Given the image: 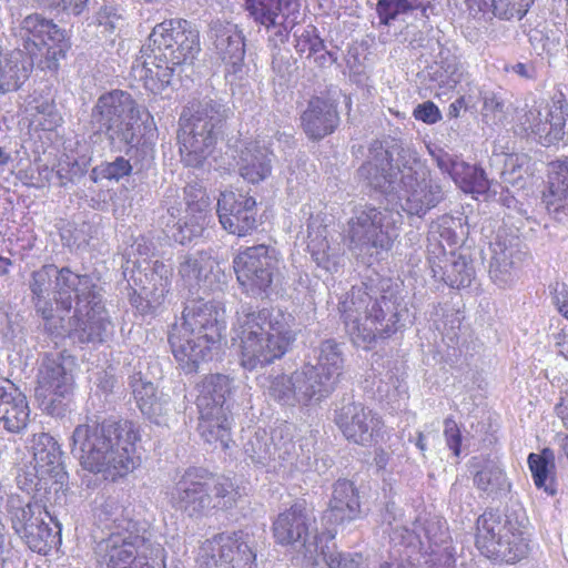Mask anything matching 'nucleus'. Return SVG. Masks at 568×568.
<instances>
[{
	"instance_id": "nucleus-1",
	"label": "nucleus",
	"mask_w": 568,
	"mask_h": 568,
	"mask_svg": "<svg viewBox=\"0 0 568 568\" xmlns=\"http://www.w3.org/2000/svg\"><path fill=\"white\" fill-rule=\"evenodd\" d=\"M358 174L373 189L396 193L410 215L422 216L443 200L442 186L429 178L416 150L400 141L372 143Z\"/></svg>"
},
{
	"instance_id": "nucleus-2",
	"label": "nucleus",
	"mask_w": 568,
	"mask_h": 568,
	"mask_svg": "<svg viewBox=\"0 0 568 568\" xmlns=\"http://www.w3.org/2000/svg\"><path fill=\"white\" fill-rule=\"evenodd\" d=\"M138 440L140 434L132 422L88 420L74 428L71 453L84 470L115 481L140 465Z\"/></svg>"
},
{
	"instance_id": "nucleus-3",
	"label": "nucleus",
	"mask_w": 568,
	"mask_h": 568,
	"mask_svg": "<svg viewBox=\"0 0 568 568\" xmlns=\"http://www.w3.org/2000/svg\"><path fill=\"white\" fill-rule=\"evenodd\" d=\"M201 51L200 32L184 19L158 23L131 67V74L152 93H161L172 81L178 68L190 65Z\"/></svg>"
},
{
	"instance_id": "nucleus-4",
	"label": "nucleus",
	"mask_w": 568,
	"mask_h": 568,
	"mask_svg": "<svg viewBox=\"0 0 568 568\" xmlns=\"http://www.w3.org/2000/svg\"><path fill=\"white\" fill-rule=\"evenodd\" d=\"M118 499L108 498L98 517L111 532L95 547L100 568H165L163 547L151 539L146 523L123 515Z\"/></svg>"
},
{
	"instance_id": "nucleus-5",
	"label": "nucleus",
	"mask_w": 568,
	"mask_h": 568,
	"mask_svg": "<svg viewBox=\"0 0 568 568\" xmlns=\"http://www.w3.org/2000/svg\"><path fill=\"white\" fill-rule=\"evenodd\" d=\"M293 322V316L281 310L254 311L250 305H242L233 327L241 365L253 371L284 356L296 339Z\"/></svg>"
},
{
	"instance_id": "nucleus-6",
	"label": "nucleus",
	"mask_w": 568,
	"mask_h": 568,
	"mask_svg": "<svg viewBox=\"0 0 568 568\" xmlns=\"http://www.w3.org/2000/svg\"><path fill=\"white\" fill-rule=\"evenodd\" d=\"M314 359L291 374L275 376L268 386L270 396L287 406H308L327 398L343 375L342 345L335 339L322 341L314 348Z\"/></svg>"
},
{
	"instance_id": "nucleus-7",
	"label": "nucleus",
	"mask_w": 568,
	"mask_h": 568,
	"mask_svg": "<svg viewBox=\"0 0 568 568\" xmlns=\"http://www.w3.org/2000/svg\"><path fill=\"white\" fill-rule=\"evenodd\" d=\"M224 329V310L220 304L203 298L191 301L184 307L182 322L170 332L172 353L185 371L193 372L211 358Z\"/></svg>"
},
{
	"instance_id": "nucleus-8",
	"label": "nucleus",
	"mask_w": 568,
	"mask_h": 568,
	"mask_svg": "<svg viewBox=\"0 0 568 568\" xmlns=\"http://www.w3.org/2000/svg\"><path fill=\"white\" fill-rule=\"evenodd\" d=\"M345 331L352 343L369 348L377 337H388L398 329L404 308L393 295L373 296L364 284L353 286L338 304Z\"/></svg>"
},
{
	"instance_id": "nucleus-9",
	"label": "nucleus",
	"mask_w": 568,
	"mask_h": 568,
	"mask_svg": "<svg viewBox=\"0 0 568 568\" xmlns=\"http://www.w3.org/2000/svg\"><path fill=\"white\" fill-rule=\"evenodd\" d=\"M170 496L175 509L199 519L236 507L242 495L231 477L191 467L175 483Z\"/></svg>"
},
{
	"instance_id": "nucleus-10",
	"label": "nucleus",
	"mask_w": 568,
	"mask_h": 568,
	"mask_svg": "<svg viewBox=\"0 0 568 568\" xmlns=\"http://www.w3.org/2000/svg\"><path fill=\"white\" fill-rule=\"evenodd\" d=\"M227 109L221 100L204 97L189 103L181 116L180 152L185 165L200 168L212 155Z\"/></svg>"
},
{
	"instance_id": "nucleus-11",
	"label": "nucleus",
	"mask_w": 568,
	"mask_h": 568,
	"mask_svg": "<svg viewBox=\"0 0 568 568\" xmlns=\"http://www.w3.org/2000/svg\"><path fill=\"white\" fill-rule=\"evenodd\" d=\"M402 223L403 216L397 211L359 204L354 206L343 229V239L357 258L369 263L374 255L390 250Z\"/></svg>"
},
{
	"instance_id": "nucleus-12",
	"label": "nucleus",
	"mask_w": 568,
	"mask_h": 568,
	"mask_svg": "<svg viewBox=\"0 0 568 568\" xmlns=\"http://www.w3.org/2000/svg\"><path fill=\"white\" fill-rule=\"evenodd\" d=\"M142 113L152 120L146 110H140L131 94L115 90L98 99L90 124L94 133H103L110 145L121 151L139 142L138 121L142 120Z\"/></svg>"
},
{
	"instance_id": "nucleus-13",
	"label": "nucleus",
	"mask_w": 568,
	"mask_h": 568,
	"mask_svg": "<svg viewBox=\"0 0 568 568\" xmlns=\"http://www.w3.org/2000/svg\"><path fill=\"white\" fill-rule=\"evenodd\" d=\"M476 547L489 560L508 565L527 558L531 550L525 526L493 511H485L477 519Z\"/></svg>"
},
{
	"instance_id": "nucleus-14",
	"label": "nucleus",
	"mask_w": 568,
	"mask_h": 568,
	"mask_svg": "<svg viewBox=\"0 0 568 568\" xmlns=\"http://www.w3.org/2000/svg\"><path fill=\"white\" fill-rule=\"evenodd\" d=\"M53 277L55 278L54 300L65 311L71 310L73 298H82L93 287L92 276L79 275L69 267L58 270L55 265L47 264L32 272L29 281L31 300L37 313L45 321L53 317V306L50 298Z\"/></svg>"
},
{
	"instance_id": "nucleus-15",
	"label": "nucleus",
	"mask_w": 568,
	"mask_h": 568,
	"mask_svg": "<svg viewBox=\"0 0 568 568\" xmlns=\"http://www.w3.org/2000/svg\"><path fill=\"white\" fill-rule=\"evenodd\" d=\"M19 51L29 55L30 63L42 70H55L70 48L64 30L38 13L26 17L17 32Z\"/></svg>"
},
{
	"instance_id": "nucleus-16",
	"label": "nucleus",
	"mask_w": 568,
	"mask_h": 568,
	"mask_svg": "<svg viewBox=\"0 0 568 568\" xmlns=\"http://www.w3.org/2000/svg\"><path fill=\"white\" fill-rule=\"evenodd\" d=\"M74 389L73 362L60 354H47L37 375L36 398L41 409L62 417L69 408Z\"/></svg>"
},
{
	"instance_id": "nucleus-17",
	"label": "nucleus",
	"mask_w": 568,
	"mask_h": 568,
	"mask_svg": "<svg viewBox=\"0 0 568 568\" xmlns=\"http://www.w3.org/2000/svg\"><path fill=\"white\" fill-rule=\"evenodd\" d=\"M273 534L278 544L293 546L313 565H318V542L335 537L332 530L317 534L315 517L304 503H295L281 513L273 524Z\"/></svg>"
},
{
	"instance_id": "nucleus-18",
	"label": "nucleus",
	"mask_w": 568,
	"mask_h": 568,
	"mask_svg": "<svg viewBox=\"0 0 568 568\" xmlns=\"http://www.w3.org/2000/svg\"><path fill=\"white\" fill-rule=\"evenodd\" d=\"M9 516L14 532L34 552L47 555L61 542V528L58 523L51 528L45 517L52 518L38 503L23 504L20 499L9 501Z\"/></svg>"
},
{
	"instance_id": "nucleus-19",
	"label": "nucleus",
	"mask_w": 568,
	"mask_h": 568,
	"mask_svg": "<svg viewBox=\"0 0 568 568\" xmlns=\"http://www.w3.org/2000/svg\"><path fill=\"white\" fill-rule=\"evenodd\" d=\"M278 257L274 248L266 245L246 247L233 260L240 285L253 295H268L277 275Z\"/></svg>"
},
{
	"instance_id": "nucleus-20",
	"label": "nucleus",
	"mask_w": 568,
	"mask_h": 568,
	"mask_svg": "<svg viewBox=\"0 0 568 568\" xmlns=\"http://www.w3.org/2000/svg\"><path fill=\"white\" fill-rule=\"evenodd\" d=\"M75 301L74 316L69 321L68 335L79 343L103 342L111 333V322L106 311L101 304V294L93 281L92 290H89L82 298Z\"/></svg>"
},
{
	"instance_id": "nucleus-21",
	"label": "nucleus",
	"mask_w": 568,
	"mask_h": 568,
	"mask_svg": "<svg viewBox=\"0 0 568 568\" xmlns=\"http://www.w3.org/2000/svg\"><path fill=\"white\" fill-rule=\"evenodd\" d=\"M568 116V103L562 93L555 95L544 109L532 108L521 118L527 134L536 136L540 144L550 146L564 140Z\"/></svg>"
},
{
	"instance_id": "nucleus-22",
	"label": "nucleus",
	"mask_w": 568,
	"mask_h": 568,
	"mask_svg": "<svg viewBox=\"0 0 568 568\" xmlns=\"http://www.w3.org/2000/svg\"><path fill=\"white\" fill-rule=\"evenodd\" d=\"M209 38L225 63V79L231 84L242 85L247 75L244 65V37L237 26L221 20L210 24Z\"/></svg>"
},
{
	"instance_id": "nucleus-23",
	"label": "nucleus",
	"mask_w": 568,
	"mask_h": 568,
	"mask_svg": "<svg viewBox=\"0 0 568 568\" xmlns=\"http://www.w3.org/2000/svg\"><path fill=\"white\" fill-rule=\"evenodd\" d=\"M207 567L256 568V555L237 534H219L205 540L199 552Z\"/></svg>"
},
{
	"instance_id": "nucleus-24",
	"label": "nucleus",
	"mask_w": 568,
	"mask_h": 568,
	"mask_svg": "<svg viewBox=\"0 0 568 568\" xmlns=\"http://www.w3.org/2000/svg\"><path fill=\"white\" fill-rule=\"evenodd\" d=\"M489 276L499 287H510L518 282L527 258L520 240L514 235H497L490 244Z\"/></svg>"
},
{
	"instance_id": "nucleus-25",
	"label": "nucleus",
	"mask_w": 568,
	"mask_h": 568,
	"mask_svg": "<svg viewBox=\"0 0 568 568\" xmlns=\"http://www.w3.org/2000/svg\"><path fill=\"white\" fill-rule=\"evenodd\" d=\"M335 422L348 440L362 446L376 443L383 428L379 416L361 403L344 404L336 412Z\"/></svg>"
},
{
	"instance_id": "nucleus-26",
	"label": "nucleus",
	"mask_w": 568,
	"mask_h": 568,
	"mask_svg": "<svg viewBox=\"0 0 568 568\" xmlns=\"http://www.w3.org/2000/svg\"><path fill=\"white\" fill-rule=\"evenodd\" d=\"M217 215L224 230L245 236L256 227V201L247 194L222 192L217 201Z\"/></svg>"
},
{
	"instance_id": "nucleus-27",
	"label": "nucleus",
	"mask_w": 568,
	"mask_h": 568,
	"mask_svg": "<svg viewBox=\"0 0 568 568\" xmlns=\"http://www.w3.org/2000/svg\"><path fill=\"white\" fill-rule=\"evenodd\" d=\"M129 386L142 414L156 425H166L173 410L169 396L159 394L153 382L141 371L130 375Z\"/></svg>"
},
{
	"instance_id": "nucleus-28",
	"label": "nucleus",
	"mask_w": 568,
	"mask_h": 568,
	"mask_svg": "<svg viewBox=\"0 0 568 568\" xmlns=\"http://www.w3.org/2000/svg\"><path fill=\"white\" fill-rule=\"evenodd\" d=\"M339 123L336 105L323 98H313L301 115V125L308 139L318 141L332 134Z\"/></svg>"
},
{
	"instance_id": "nucleus-29",
	"label": "nucleus",
	"mask_w": 568,
	"mask_h": 568,
	"mask_svg": "<svg viewBox=\"0 0 568 568\" xmlns=\"http://www.w3.org/2000/svg\"><path fill=\"white\" fill-rule=\"evenodd\" d=\"M199 410V433L201 437L215 448L226 450L232 440L233 414L229 409H204Z\"/></svg>"
},
{
	"instance_id": "nucleus-30",
	"label": "nucleus",
	"mask_w": 568,
	"mask_h": 568,
	"mask_svg": "<svg viewBox=\"0 0 568 568\" xmlns=\"http://www.w3.org/2000/svg\"><path fill=\"white\" fill-rule=\"evenodd\" d=\"M33 467L39 478L61 477L63 475L62 453L58 443L47 433L33 435Z\"/></svg>"
},
{
	"instance_id": "nucleus-31",
	"label": "nucleus",
	"mask_w": 568,
	"mask_h": 568,
	"mask_svg": "<svg viewBox=\"0 0 568 568\" xmlns=\"http://www.w3.org/2000/svg\"><path fill=\"white\" fill-rule=\"evenodd\" d=\"M233 381L223 374L206 376L199 385L196 398L197 408L216 409L224 408L232 412Z\"/></svg>"
},
{
	"instance_id": "nucleus-32",
	"label": "nucleus",
	"mask_w": 568,
	"mask_h": 568,
	"mask_svg": "<svg viewBox=\"0 0 568 568\" xmlns=\"http://www.w3.org/2000/svg\"><path fill=\"white\" fill-rule=\"evenodd\" d=\"M433 276L442 280L453 288L467 287L470 285L475 272L473 265L464 256L429 257Z\"/></svg>"
},
{
	"instance_id": "nucleus-33",
	"label": "nucleus",
	"mask_w": 568,
	"mask_h": 568,
	"mask_svg": "<svg viewBox=\"0 0 568 568\" xmlns=\"http://www.w3.org/2000/svg\"><path fill=\"white\" fill-rule=\"evenodd\" d=\"M271 152L258 142H250L239 152L236 165L240 175L250 183L265 180L272 171Z\"/></svg>"
},
{
	"instance_id": "nucleus-34",
	"label": "nucleus",
	"mask_w": 568,
	"mask_h": 568,
	"mask_svg": "<svg viewBox=\"0 0 568 568\" xmlns=\"http://www.w3.org/2000/svg\"><path fill=\"white\" fill-rule=\"evenodd\" d=\"M361 510L357 491L349 480H337L333 486L329 509L325 515L329 521L344 523L358 517Z\"/></svg>"
},
{
	"instance_id": "nucleus-35",
	"label": "nucleus",
	"mask_w": 568,
	"mask_h": 568,
	"mask_svg": "<svg viewBox=\"0 0 568 568\" xmlns=\"http://www.w3.org/2000/svg\"><path fill=\"white\" fill-rule=\"evenodd\" d=\"M542 201L549 212L568 215V161L549 164L548 190L544 193Z\"/></svg>"
},
{
	"instance_id": "nucleus-36",
	"label": "nucleus",
	"mask_w": 568,
	"mask_h": 568,
	"mask_svg": "<svg viewBox=\"0 0 568 568\" xmlns=\"http://www.w3.org/2000/svg\"><path fill=\"white\" fill-rule=\"evenodd\" d=\"M171 277L172 267L155 261L151 272L146 274L148 284L142 287V294L150 310L154 311L164 303L170 291Z\"/></svg>"
},
{
	"instance_id": "nucleus-37",
	"label": "nucleus",
	"mask_w": 568,
	"mask_h": 568,
	"mask_svg": "<svg viewBox=\"0 0 568 568\" xmlns=\"http://www.w3.org/2000/svg\"><path fill=\"white\" fill-rule=\"evenodd\" d=\"M475 487L494 499L506 497L511 484L504 469L495 462H487L474 476Z\"/></svg>"
},
{
	"instance_id": "nucleus-38",
	"label": "nucleus",
	"mask_w": 568,
	"mask_h": 568,
	"mask_svg": "<svg viewBox=\"0 0 568 568\" xmlns=\"http://www.w3.org/2000/svg\"><path fill=\"white\" fill-rule=\"evenodd\" d=\"M212 267L213 261L211 257L204 253L197 252L181 257L179 275L183 284L192 291L195 287H200L201 283L206 281Z\"/></svg>"
},
{
	"instance_id": "nucleus-39",
	"label": "nucleus",
	"mask_w": 568,
	"mask_h": 568,
	"mask_svg": "<svg viewBox=\"0 0 568 568\" xmlns=\"http://www.w3.org/2000/svg\"><path fill=\"white\" fill-rule=\"evenodd\" d=\"M171 221L166 222L168 235L180 244L191 242L193 239L202 235L207 223L201 214L185 213L183 219L175 221L174 213L169 210Z\"/></svg>"
},
{
	"instance_id": "nucleus-40",
	"label": "nucleus",
	"mask_w": 568,
	"mask_h": 568,
	"mask_svg": "<svg viewBox=\"0 0 568 568\" xmlns=\"http://www.w3.org/2000/svg\"><path fill=\"white\" fill-rule=\"evenodd\" d=\"M528 466L536 487L544 489L550 496L555 495L556 487L550 477V471L554 468V453L546 448L541 454H529Z\"/></svg>"
},
{
	"instance_id": "nucleus-41",
	"label": "nucleus",
	"mask_w": 568,
	"mask_h": 568,
	"mask_svg": "<svg viewBox=\"0 0 568 568\" xmlns=\"http://www.w3.org/2000/svg\"><path fill=\"white\" fill-rule=\"evenodd\" d=\"M273 445V437L265 430H257L244 444V454L253 464L270 471V467H275L272 463Z\"/></svg>"
},
{
	"instance_id": "nucleus-42",
	"label": "nucleus",
	"mask_w": 568,
	"mask_h": 568,
	"mask_svg": "<svg viewBox=\"0 0 568 568\" xmlns=\"http://www.w3.org/2000/svg\"><path fill=\"white\" fill-rule=\"evenodd\" d=\"M27 77V69L19 65L16 54L0 49V94L18 90Z\"/></svg>"
},
{
	"instance_id": "nucleus-43",
	"label": "nucleus",
	"mask_w": 568,
	"mask_h": 568,
	"mask_svg": "<svg viewBox=\"0 0 568 568\" xmlns=\"http://www.w3.org/2000/svg\"><path fill=\"white\" fill-rule=\"evenodd\" d=\"M6 414L0 416L4 428L10 433H19L28 425L30 409L26 396L19 390L14 398L7 404Z\"/></svg>"
},
{
	"instance_id": "nucleus-44",
	"label": "nucleus",
	"mask_w": 568,
	"mask_h": 568,
	"mask_svg": "<svg viewBox=\"0 0 568 568\" xmlns=\"http://www.w3.org/2000/svg\"><path fill=\"white\" fill-rule=\"evenodd\" d=\"M321 559L328 568H369L362 555L337 551L334 544L318 542V561Z\"/></svg>"
},
{
	"instance_id": "nucleus-45",
	"label": "nucleus",
	"mask_w": 568,
	"mask_h": 568,
	"mask_svg": "<svg viewBox=\"0 0 568 568\" xmlns=\"http://www.w3.org/2000/svg\"><path fill=\"white\" fill-rule=\"evenodd\" d=\"M245 9L257 23L271 28L277 24L282 0H246Z\"/></svg>"
},
{
	"instance_id": "nucleus-46",
	"label": "nucleus",
	"mask_w": 568,
	"mask_h": 568,
	"mask_svg": "<svg viewBox=\"0 0 568 568\" xmlns=\"http://www.w3.org/2000/svg\"><path fill=\"white\" fill-rule=\"evenodd\" d=\"M426 0H378L376 11L381 23L388 26L399 14L407 13L413 10L423 9Z\"/></svg>"
},
{
	"instance_id": "nucleus-47",
	"label": "nucleus",
	"mask_w": 568,
	"mask_h": 568,
	"mask_svg": "<svg viewBox=\"0 0 568 568\" xmlns=\"http://www.w3.org/2000/svg\"><path fill=\"white\" fill-rule=\"evenodd\" d=\"M30 108L32 122L43 131H53L62 122L53 100H33Z\"/></svg>"
},
{
	"instance_id": "nucleus-48",
	"label": "nucleus",
	"mask_w": 568,
	"mask_h": 568,
	"mask_svg": "<svg viewBox=\"0 0 568 568\" xmlns=\"http://www.w3.org/2000/svg\"><path fill=\"white\" fill-rule=\"evenodd\" d=\"M462 190L469 193L484 194L489 190V181L483 169L464 163L459 181H455Z\"/></svg>"
},
{
	"instance_id": "nucleus-49",
	"label": "nucleus",
	"mask_w": 568,
	"mask_h": 568,
	"mask_svg": "<svg viewBox=\"0 0 568 568\" xmlns=\"http://www.w3.org/2000/svg\"><path fill=\"white\" fill-rule=\"evenodd\" d=\"M526 163L527 159L525 155H508L501 172L503 182L506 185L523 189L527 179Z\"/></svg>"
},
{
	"instance_id": "nucleus-50",
	"label": "nucleus",
	"mask_w": 568,
	"mask_h": 568,
	"mask_svg": "<svg viewBox=\"0 0 568 568\" xmlns=\"http://www.w3.org/2000/svg\"><path fill=\"white\" fill-rule=\"evenodd\" d=\"M465 74L463 64L456 57H447L440 61L439 69L435 72L436 80L442 87L455 88L462 82Z\"/></svg>"
},
{
	"instance_id": "nucleus-51",
	"label": "nucleus",
	"mask_w": 568,
	"mask_h": 568,
	"mask_svg": "<svg viewBox=\"0 0 568 568\" xmlns=\"http://www.w3.org/2000/svg\"><path fill=\"white\" fill-rule=\"evenodd\" d=\"M272 463L275 467H270V471L277 473L282 469H286L288 466H293L297 460V447L296 444L286 439L281 438L280 442H274L273 445Z\"/></svg>"
},
{
	"instance_id": "nucleus-52",
	"label": "nucleus",
	"mask_w": 568,
	"mask_h": 568,
	"mask_svg": "<svg viewBox=\"0 0 568 568\" xmlns=\"http://www.w3.org/2000/svg\"><path fill=\"white\" fill-rule=\"evenodd\" d=\"M317 247L314 240L308 243L312 257L318 267H322L328 273H335L338 271L341 265V256L336 253L328 252V244L326 241H322Z\"/></svg>"
},
{
	"instance_id": "nucleus-53",
	"label": "nucleus",
	"mask_w": 568,
	"mask_h": 568,
	"mask_svg": "<svg viewBox=\"0 0 568 568\" xmlns=\"http://www.w3.org/2000/svg\"><path fill=\"white\" fill-rule=\"evenodd\" d=\"M295 49L301 54L307 53V57L310 58L324 51L325 43L317 34L316 28L308 26L301 34L296 36Z\"/></svg>"
},
{
	"instance_id": "nucleus-54",
	"label": "nucleus",
	"mask_w": 568,
	"mask_h": 568,
	"mask_svg": "<svg viewBox=\"0 0 568 568\" xmlns=\"http://www.w3.org/2000/svg\"><path fill=\"white\" fill-rule=\"evenodd\" d=\"M185 194V213L201 214L207 217L209 197L205 191L197 184H190L184 189Z\"/></svg>"
},
{
	"instance_id": "nucleus-55",
	"label": "nucleus",
	"mask_w": 568,
	"mask_h": 568,
	"mask_svg": "<svg viewBox=\"0 0 568 568\" xmlns=\"http://www.w3.org/2000/svg\"><path fill=\"white\" fill-rule=\"evenodd\" d=\"M103 179L119 181L120 179L129 175L132 171L130 161L123 156H118L113 162H108L95 169Z\"/></svg>"
},
{
	"instance_id": "nucleus-56",
	"label": "nucleus",
	"mask_w": 568,
	"mask_h": 568,
	"mask_svg": "<svg viewBox=\"0 0 568 568\" xmlns=\"http://www.w3.org/2000/svg\"><path fill=\"white\" fill-rule=\"evenodd\" d=\"M395 510V504L392 503L386 505L385 513L382 515V523L388 526V529H385V532H388L393 540L408 539L410 537V532L406 527L397 523L398 520L396 518Z\"/></svg>"
},
{
	"instance_id": "nucleus-57",
	"label": "nucleus",
	"mask_w": 568,
	"mask_h": 568,
	"mask_svg": "<svg viewBox=\"0 0 568 568\" xmlns=\"http://www.w3.org/2000/svg\"><path fill=\"white\" fill-rule=\"evenodd\" d=\"M40 7L48 9H62L74 16L81 14L85 8L88 0H34Z\"/></svg>"
},
{
	"instance_id": "nucleus-58",
	"label": "nucleus",
	"mask_w": 568,
	"mask_h": 568,
	"mask_svg": "<svg viewBox=\"0 0 568 568\" xmlns=\"http://www.w3.org/2000/svg\"><path fill=\"white\" fill-rule=\"evenodd\" d=\"M444 437L448 448L453 450L455 456H459L462 433L453 417H447L444 420Z\"/></svg>"
},
{
	"instance_id": "nucleus-59",
	"label": "nucleus",
	"mask_w": 568,
	"mask_h": 568,
	"mask_svg": "<svg viewBox=\"0 0 568 568\" xmlns=\"http://www.w3.org/2000/svg\"><path fill=\"white\" fill-rule=\"evenodd\" d=\"M414 116L428 124H434L442 119L438 108L430 101L418 104L414 110Z\"/></svg>"
},
{
	"instance_id": "nucleus-60",
	"label": "nucleus",
	"mask_w": 568,
	"mask_h": 568,
	"mask_svg": "<svg viewBox=\"0 0 568 568\" xmlns=\"http://www.w3.org/2000/svg\"><path fill=\"white\" fill-rule=\"evenodd\" d=\"M484 105V116L488 115H501L504 113L505 102L500 95L495 92L487 91L483 97Z\"/></svg>"
},
{
	"instance_id": "nucleus-61",
	"label": "nucleus",
	"mask_w": 568,
	"mask_h": 568,
	"mask_svg": "<svg viewBox=\"0 0 568 568\" xmlns=\"http://www.w3.org/2000/svg\"><path fill=\"white\" fill-rule=\"evenodd\" d=\"M437 165L442 172L448 173L454 181H459L460 170L464 162L453 161L448 154L437 156Z\"/></svg>"
},
{
	"instance_id": "nucleus-62",
	"label": "nucleus",
	"mask_w": 568,
	"mask_h": 568,
	"mask_svg": "<svg viewBox=\"0 0 568 568\" xmlns=\"http://www.w3.org/2000/svg\"><path fill=\"white\" fill-rule=\"evenodd\" d=\"M18 392L19 388L13 383L0 377V416H3L2 412L6 414L4 408L7 409V404L14 398Z\"/></svg>"
},
{
	"instance_id": "nucleus-63",
	"label": "nucleus",
	"mask_w": 568,
	"mask_h": 568,
	"mask_svg": "<svg viewBox=\"0 0 568 568\" xmlns=\"http://www.w3.org/2000/svg\"><path fill=\"white\" fill-rule=\"evenodd\" d=\"M506 71H511L524 79H534L536 71L532 64L529 63H515L511 67H507Z\"/></svg>"
},
{
	"instance_id": "nucleus-64",
	"label": "nucleus",
	"mask_w": 568,
	"mask_h": 568,
	"mask_svg": "<svg viewBox=\"0 0 568 568\" xmlns=\"http://www.w3.org/2000/svg\"><path fill=\"white\" fill-rule=\"evenodd\" d=\"M556 304L559 312L568 320V290L557 292Z\"/></svg>"
}]
</instances>
